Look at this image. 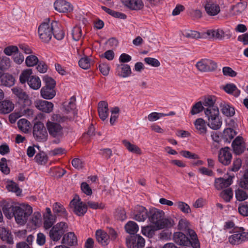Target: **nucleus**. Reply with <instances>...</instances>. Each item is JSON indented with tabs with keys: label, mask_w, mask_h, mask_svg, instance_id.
<instances>
[{
	"label": "nucleus",
	"mask_w": 248,
	"mask_h": 248,
	"mask_svg": "<svg viewBox=\"0 0 248 248\" xmlns=\"http://www.w3.org/2000/svg\"><path fill=\"white\" fill-rule=\"evenodd\" d=\"M65 119L59 114H53L50 120H48L46 124L49 136L53 139V143L59 144L64 137L65 130L61 124L64 122Z\"/></svg>",
	"instance_id": "obj_1"
},
{
	"label": "nucleus",
	"mask_w": 248,
	"mask_h": 248,
	"mask_svg": "<svg viewBox=\"0 0 248 248\" xmlns=\"http://www.w3.org/2000/svg\"><path fill=\"white\" fill-rule=\"evenodd\" d=\"M164 212L155 208L150 209L148 218L158 229L170 228L173 225V221L170 218L164 217Z\"/></svg>",
	"instance_id": "obj_2"
},
{
	"label": "nucleus",
	"mask_w": 248,
	"mask_h": 248,
	"mask_svg": "<svg viewBox=\"0 0 248 248\" xmlns=\"http://www.w3.org/2000/svg\"><path fill=\"white\" fill-rule=\"evenodd\" d=\"M187 234L191 238L188 237L182 232H176L173 234V239L178 245L180 246H188L191 245L193 248H200V243L195 232L191 229H187Z\"/></svg>",
	"instance_id": "obj_3"
},
{
	"label": "nucleus",
	"mask_w": 248,
	"mask_h": 248,
	"mask_svg": "<svg viewBox=\"0 0 248 248\" xmlns=\"http://www.w3.org/2000/svg\"><path fill=\"white\" fill-rule=\"evenodd\" d=\"M59 25L58 22L47 19V22L41 23L38 28V32L40 39L44 43H48L52 38L53 31Z\"/></svg>",
	"instance_id": "obj_4"
},
{
	"label": "nucleus",
	"mask_w": 248,
	"mask_h": 248,
	"mask_svg": "<svg viewBox=\"0 0 248 248\" xmlns=\"http://www.w3.org/2000/svg\"><path fill=\"white\" fill-rule=\"evenodd\" d=\"M204 113L208 118V125L213 130L219 129L222 125V121L219 117V110L217 107L206 108Z\"/></svg>",
	"instance_id": "obj_5"
},
{
	"label": "nucleus",
	"mask_w": 248,
	"mask_h": 248,
	"mask_svg": "<svg viewBox=\"0 0 248 248\" xmlns=\"http://www.w3.org/2000/svg\"><path fill=\"white\" fill-rule=\"evenodd\" d=\"M43 81L45 85L41 89V96L45 99H51L56 95V82L53 78L47 76H44Z\"/></svg>",
	"instance_id": "obj_6"
},
{
	"label": "nucleus",
	"mask_w": 248,
	"mask_h": 248,
	"mask_svg": "<svg viewBox=\"0 0 248 248\" xmlns=\"http://www.w3.org/2000/svg\"><path fill=\"white\" fill-rule=\"evenodd\" d=\"M32 213V209L31 206L22 204L20 206H15L14 217L18 224L23 225L25 224L28 217Z\"/></svg>",
	"instance_id": "obj_7"
},
{
	"label": "nucleus",
	"mask_w": 248,
	"mask_h": 248,
	"mask_svg": "<svg viewBox=\"0 0 248 248\" xmlns=\"http://www.w3.org/2000/svg\"><path fill=\"white\" fill-rule=\"evenodd\" d=\"M68 231V224L65 222H60L54 225L50 229L49 235L53 241H58L61 239L64 233Z\"/></svg>",
	"instance_id": "obj_8"
},
{
	"label": "nucleus",
	"mask_w": 248,
	"mask_h": 248,
	"mask_svg": "<svg viewBox=\"0 0 248 248\" xmlns=\"http://www.w3.org/2000/svg\"><path fill=\"white\" fill-rule=\"evenodd\" d=\"M47 130L44 124L41 122L35 123L33 127V136L39 142L45 141L47 139Z\"/></svg>",
	"instance_id": "obj_9"
},
{
	"label": "nucleus",
	"mask_w": 248,
	"mask_h": 248,
	"mask_svg": "<svg viewBox=\"0 0 248 248\" xmlns=\"http://www.w3.org/2000/svg\"><path fill=\"white\" fill-rule=\"evenodd\" d=\"M196 67L201 72H210L216 71L217 68V63L211 59H202L198 62Z\"/></svg>",
	"instance_id": "obj_10"
},
{
	"label": "nucleus",
	"mask_w": 248,
	"mask_h": 248,
	"mask_svg": "<svg viewBox=\"0 0 248 248\" xmlns=\"http://www.w3.org/2000/svg\"><path fill=\"white\" fill-rule=\"evenodd\" d=\"M202 37L208 38L210 39H215L222 40L225 38L230 39L232 37L231 33H225V32L220 29H211L208 30L204 32Z\"/></svg>",
	"instance_id": "obj_11"
},
{
	"label": "nucleus",
	"mask_w": 248,
	"mask_h": 248,
	"mask_svg": "<svg viewBox=\"0 0 248 248\" xmlns=\"http://www.w3.org/2000/svg\"><path fill=\"white\" fill-rule=\"evenodd\" d=\"M248 240V232H244L243 229L234 232L228 238L229 243L232 245L240 244Z\"/></svg>",
	"instance_id": "obj_12"
},
{
	"label": "nucleus",
	"mask_w": 248,
	"mask_h": 248,
	"mask_svg": "<svg viewBox=\"0 0 248 248\" xmlns=\"http://www.w3.org/2000/svg\"><path fill=\"white\" fill-rule=\"evenodd\" d=\"M128 248H143L145 245L144 239L139 234L131 236L126 239Z\"/></svg>",
	"instance_id": "obj_13"
},
{
	"label": "nucleus",
	"mask_w": 248,
	"mask_h": 248,
	"mask_svg": "<svg viewBox=\"0 0 248 248\" xmlns=\"http://www.w3.org/2000/svg\"><path fill=\"white\" fill-rule=\"evenodd\" d=\"M70 206L74 208L73 212L78 216H83L87 211V205L79 198L73 199L70 203Z\"/></svg>",
	"instance_id": "obj_14"
},
{
	"label": "nucleus",
	"mask_w": 248,
	"mask_h": 248,
	"mask_svg": "<svg viewBox=\"0 0 248 248\" xmlns=\"http://www.w3.org/2000/svg\"><path fill=\"white\" fill-rule=\"evenodd\" d=\"M218 161L224 166H228L232 162V154L228 147L222 148L219 150L218 155Z\"/></svg>",
	"instance_id": "obj_15"
},
{
	"label": "nucleus",
	"mask_w": 248,
	"mask_h": 248,
	"mask_svg": "<svg viewBox=\"0 0 248 248\" xmlns=\"http://www.w3.org/2000/svg\"><path fill=\"white\" fill-rule=\"evenodd\" d=\"M14 94L19 101H22L25 104L29 106L31 104V100L29 95L21 88L15 87L12 89Z\"/></svg>",
	"instance_id": "obj_16"
},
{
	"label": "nucleus",
	"mask_w": 248,
	"mask_h": 248,
	"mask_svg": "<svg viewBox=\"0 0 248 248\" xmlns=\"http://www.w3.org/2000/svg\"><path fill=\"white\" fill-rule=\"evenodd\" d=\"M134 218L138 221H144L148 217L149 213L145 207L137 205L135 207L133 213Z\"/></svg>",
	"instance_id": "obj_17"
},
{
	"label": "nucleus",
	"mask_w": 248,
	"mask_h": 248,
	"mask_svg": "<svg viewBox=\"0 0 248 248\" xmlns=\"http://www.w3.org/2000/svg\"><path fill=\"white\" fill-rule=\"evenodd\" d=\"M55 9L60 13L70 12L73 10L71 4L64 0H57L54 3Z\"/></svg>",
	"instance_id": "obj_18"
},
{
	"label": "nucleus",
	"mask_w": 248,
	"mask_h": 248,
	"mask_svg": "<svg viewBox=\"0 0 248 248\" xmlns=\"http://www.w3.org/2000/svg\"><path fill=\"white\" fill-rule=\"evenodd\" d=\"M35 106L40 111L49 113L53 110L54 105L52 102L46 100H38L34 102Z\"/></svg>",
	"instance_id": "obj_19"
},
{
	"label": "nucleus",
	"mask_w": 248,
	"mask_h": 248,
	"mask_svg": "<svg viewBox=\"0 0 248 248\" xmlns=\"http://www.w3.org/2000/svg\"><path fill=\"white\" fill-rule=\"evenodd\" d=\"M232 145L233 152L236 155H239L245 151V143L241 137H237L233 141Z\"/></svg>",
	"instance_id": "obj_20"
},
{
	"label": "nucleus",
	"mask_w": 248,
	"mask_h": 248,
	"mask_svg": "<svg viewBox=\"0 0 248 248\" xmlns=\"http://www.w3.org/2000/svg\"><path fill=\"white\" fill-rule=\"evenodd\" d=\"M234 176H229L227 179L219 177L215 180L214 186L217 190H221L228 187L232 183Z\"/></svg>",
	"instance_id": "obj_21"
},
{
	"label": "nucleus",
	"mask_w": 248,
	"mask_h": 248,
	"mask_svg": "<svg viewBox=\"0 0 248 248\" xmlns=\"http://www.w3.org/2000/svg\"><path fill=\"white\" fill-rule=\"evenodd\" d=\"M46 212L44 215V226L46 229L50 228L56 221L55 215H52L49 208H46Z\"/></svg>",
	"instance_id": "obj_22"
},
{
	"label": "nucleus",
	"mask_w": 248,
	"mask_h": 248,
	"mask_svg": "<svg viewBox=\"0 0 248 248\" xmlns=\"http://www.w3.org/2000/svg\"><path fill=\"white\" fill-rule=\"evenodd\" d=\"M98 112L100 118L105 121L108 115V103L105 101H101L98 104Z\"/></svg>",
	"instance_id": "obj_23"
},
{
	"label": "nucleus",
	"mask_w": 248,
	"mask_h": 248,
	"mask_svg": "<svg viewBox=\"0 0 248 248\" xmlns=\"http://www.w3.org/2000/svg\"><path fill=\"white\" fill-rule=\"evenodd\" d=\"M116 73L120 77H128L131 74L130 66L126 64H118L116 68Z\"/></svg>",
	"instance_id": "obj_24"
},
{
	"label": "nucleus",
	"mask_w": 248,
	"mask_h": 248,
	"mask_svg": "<svg viewBox=\"0 0 248 248\" xmlns=\"http://www.w3.org/2000/svg\"><path fill=\"white\" fill-rule=\"evenodd\" d=\"M204 8L207 14L209 16H216L220 11L218 4L212 1L207 2L204 6Z\"/></svg>",
	"instance_id": "obj_25"
},
{
	"label": "nucleus",
	"mask_w": 248,
	"mask_h": 248,
	"mask_svg": "<svg viewBox=\"0 0 248 248\" xmlns=\"http://www.w3.org/2000/svg\"><path fill=\"white\" fill-rule=\"evenodd\" d=\"M194 124L198 134L202 135H204L206 134L207 131L206 122L203 119H197Z\"/></svg>",
	"instance_id": "obj_26"
},
{
	"label": "nucleus",
	"mask_w": 248,
	"mask_h": 248,
	"mask_svg": "<svg viewBox=\"0 0 248 248\" xmlns=\"http://www.w3.org/2000/svg\"><path fill=\"white\" fill-rule=\"evenodd\" d=\"M0 238L1 240L6 243L12 245L14 244L13 237L9 231L5 228L0 227Z\"/></svg>",
	"instance_id": "obj_27"
},
{
	"label": "nucleus",
	"mask_w": 248,
	"mask_h": 248,
	"mask_svg": "<svg viewBox=\"0 0 248 248\" xmlns=\"http://www.w3.org/2000/svg\"><path fill=\"white\" fill-rule=\"evenodd\" d=\"M96 239L98 243L103 246L107 245L109 243L108 233L102 230L99 229L96 231Z\"/></svg>",
	"instance_id": "obj_28"
},
{
	"label": "nucleus",
	"mask_w": 248,
	"mask_h": 248,
	"mask_svg": "<svg viewBox=\"0 0 248 248\" xmlns=\"http://www.w3.org/2000/svg\"><path fill=\"white\" fill-rule=\"evenodd\" d=\"M62 243L70 246H74L77 243V237L73 232H67L63 235Z\"/></svg>",
	"instance_id": "obj_29"
},
{
	"label": "nucleus",
	"mask_w": 248,
	"mask_h": 248,
	"mask_svg": "<svg viewBox=\"0 0 248 248\" xmlns=\"http://www.w3.org/2000/svg\"><path fill=\"white\" fill-rule=\"evenodd\" d=\"M14 108V105L10 101L4 100L0 102V112L1 113H9Z\"/></svg>",
	"instance_id": "obj_30"
},
{
	"label": "nucleus",
	"mask_w": 248,
	"mask_h": 248,
	"mask_svg": "<svg viewBox=\"0 0 248 248\" xmlns=\"http://www.w3.org/2000/svg\"><path fill=\"white\" fill-rule=\"evenodd\" d=\"M15 206L8 203L3 205L2 209L4 215L7 218L10 219L14 217Z\"/></svg>",
	"instance_id": "obj_31"
},
{
	"label": "nucleus",
	"mask_w": 248,
	"mask_h": 248,
	"mask_svg": "<svg viewBox=\"0 0 248 248\" xmlns=\"http://www.w3.org/2000/svg\"><path fill=\"white\" fill-rule=\"evenodd\" d=\"M0 82L4 86L11 87L15 84V78L11 75L5 73L3 74Z\"/></svg>",
	"instance_id": "obj_32"
},
{
	"label": "nucleus",
	"mask_w": 248,
	"mask_h": 248,
	"mask_svg": "<svg viewBox=\"0 0 248 248\" xmlns=\"http://www.w3.org/2000/svg\"><path fill=\"white\" fill-rule=\"evenodd\" d=\"M222 113L228 117L232 116L234 113V109L228 104L221 103L220 105Z\"/></svg>",
	"instance_id": "obj_33"
},
{
	"label": "nucleus",
	"mask_w": 248,
	"mask_h": 248,
	"mask_svg": "<svg viewBox=\"0 0 248 248\" xmlns=\"http://www.w3.org/2000/svg\"><path fill=\"white\" fill-rule=\"evenodd\" d=\"M53 211L54 214L65 217L67 216L63 206L59 202H55L53 205Z\"/></svg>",
	"instance_id": "obj_34"
},
{
	"label": "nucleus",
	"mask_w": 248,
	"mask_h": 248,
	"mask_svg": "<svg viewBox=\"0 0 248 248\" xmlns=\"http://www.w3.org/2000/svg\"><path fill=\"white\" fill-rule=\"evenodd\" d=\"M28 84L31 89L36 90L41 87V81L38 77L31 76L28 81Z\"/></svg>",
	"instance_id": "obj_35"
},
{
	"label": "nucleus",
	"mask_w": 248,
	"mask_h": 248,
	"mask_svg": "<svg viewBox=\"0 0 248 248\" xmlns=\"http://www.w3.org/2000/svg\"><path fill=\"white\" fill-rule=\"evenodd\" d=\"M122 142L129 152L138 155L141 154L140 149L136 145L131 144L129 141L125 140H123Z\"/></svg>",
	"instance_id": "obj_36"
},
{
	"label": "nucleus",
	"mask_w": 248,
	"mask_h": 248,
	"mask_svg": "<svg viewBox=\"0 0 248 248\" xmlns=\"http://www.w3.org/2000/svg\"><path fill=\"white\" fill-rule=\"evenodd\" d=\"M224 91L229 94H232L235 97H238L240 94V91L232 83H229L224 87Z\"/></svg>",
	"instance_id": "obj_37"
},
{
	"label": "nucleus",
	"mask_w": 248,
	"mask_h": 248,
	"mask_svg": "<svg viewBox=\"0 0 248 248\" xmlns=\"http://www.w3.org/2000/svg\"><path fill=\"white\" fill-rule=\"evenodd\" d=\"M125 229L127 233L135 234L138 231L139 227L136 222L130 221L125 225Z\"/></svg>",
	"instance_id": "obj_38"
},
{
	"label": "nucleus",
	"mask_w": 248,
	"mask_h": 248,
	"mask_svg": "<svg viewBox=\"0 0 248 248\" xmlns=\"http://www.w3.org/2000/svg\"><path fill=\"white\" fill-rule=\"evenodd\" d=\"M220 197L226 202H230L233 197V192L231 188L223 190L220 193Z\"/></svg>",
	"instance_id": "obj_39"
},
{
	"label": "nucleus",
	"mask_w": 248,
	"mask_h": 248,
	"mask_svg": "<svg viewBox=\"0 0 248 248\" xmlns=\"http://www.w3.org/2000/svg\"><path fill=\"white\" fill-rule=\"evenodd\" d=\"M247 3L246 2H239L235 5L232 7V10L233 11V15H238L240 14L247 8Z\"/></svg>",
	"instance_id": "obj_40"
},
{
	"label": "nucleus",
	"mask_w": 248,
	"mask_h": 248,
	"mask_svg": "<svg viewBox=\"0 0 248 248\" xmlns=\"http://www.w3.org/2000/svg\"><path fill=\"white\" fill-rule=\"evenodd\" d=\"M32 70L31 69H28L24 70L19 76V81L22 84H24L26 82L28 83V81L30 78L31 76Z\"/></svg>",
	"instance_id": "obj_41"
},
{
	"label": "nucleus",
	"mask_w": 248,
	"mask_h": 248,
	"mask_svg": "<svg viewBox=\"0 0 248 248\" xmlns=\"http://www.w3.org/2000/svg\"><path fill=\"white\" fill-rule=\"evenodd\" d=\"M235 135V132L234 130L231 128H228L224 129L223 134V138L226 141L230 142L231 140Z\"/></svg>",
	"instance_id": "obj_42"
},
{
	"label": "nucleus",
	"mask_w": 248,
	"mask_h": 248,
	"mask_svg": "<svg viewBox=\"0 0 248 248\" xmlns=\"http://www.w3.org/2000/svg\"><path fill=\"white\" fill-rule=\"evenodd\" d=\"M30 122L25 119H21L17 122L19 129L25 133L29 132Z\"/></svg>",
	"instance_id": "obj_43"
},
{
	"label": "nucleus",
	"mask_w": 248,
	"mask_h": 248,
	"mask_svg": "<svg viewBox=\"0 0 248 248\" xmlns=\"http://www.w3.org/2000/svg\"><path fill=\"white\" fill-rule=\"evenodd\" d=\"M216 102V97L214 96H208L204 98L203 102L202 103L203 106L207 107V108H212L216 107L215 106Z\"/></svg>",
	"instance_id": "obj_44"
},
{
	"label": "nucleus",
	"mask_w": 248,
	"mask_h": 248,
	"mask_svg": "<svg viewBox=\"0 0 248 248\" xmlns=\"http://www.w3.org/2000/svg\"><path fill=\"white\" fill-rule=\"evenodd\" d=\"M72 35L74 40L76 41L79 40L82 36L81 27L75 26L72 30Z\"/></svg>",
	"instance_id": "obj_45"
},
{
	"label": "nucleus",
	"mask_w": 248,
	"mask_h": 248,
	"mask_svg": "<svg viewBox=\"0 0 248 248\" xmlns=\"http://www.w3.org/2000/svg\"><path fill=\"white\" fill-rule=\"evenodd\" d=\"M205 108H204L202 102L201 101H199L195 103L192 107V108L190 110V113L191 115H195L198 114L202 110H204Z\"/></svg>",
	"instance_id": "obj_46"
},
{
	"label": "nucleus",
	"mask_w": 248,
	"mask_h": 248,
	"mask_svg": "<svg viewBox=\"0 0 248 248\" xmlns=\"http://www.w3.org/2000/svg\"><path fill=\"white\" fill-rule=\"evenodd\" d=\"M79 66L83 69H87L90 67L91 61L87 57L81 58L78 62Z\"/></svg>",
	"instance_id": "obj_47"
},
{
	"label": "nucleus",
	"mask_w": 248,
	"mask_h": 248,
	"mask_svg": "<svg viewBox=\"0 0 248 248\" xmlns=\"http://www.w3.org/2000/svg\"><path fill=\"white\" fill-rule=\"evenodd\" d=\"M239 186L241 188L248 190V169L245 171L243 177L240 179Z\"/></svg>",
	"instance_id": "obj_48"
},
{
	"label": "nucleus",
	"mask_w": 248,
	"mask_h": 248,
	"mask_svg": "<svg viewBox=\"0 0 248 248\" xmlns=\"http://www.w3.org/2000/svg\"><path fill=\"white\" fill-rule=\"evenodd\" d=\"M25 62L27 66L31 67L37 64L39 62V60L36 56L31 55L26 58Z\"/></svg>",
	"instance_id": "obj_49"
},
{
	"label": "nucleus",
	"mask_w": 248,
	"mask_h": 248,
	"mask_svg": "<svg viewBox=\"0 0 248 248\" xmlns=\"http://www.w3.org/2000/svg\"><path fill=\"white\" fill-rule=\"evenodd\" d=\"M235 192V198L237 200L242 202L248 199V194L243 190L238 189Z\"/></svg>",
	"instance_id": "obj_50"
},
{
	"label": "nucleus",
	"mask_w": 248,
	"mask_h": 248,
	"mask_svg": "<svg viewBox=\"0 0 248 248\" xmlns=\"http://www.w3.org/2000/svg\"><path fill=\"white\" fill-rule=\"evenodd\" d=\"M6 188L8 191L15 192L17 195H19L21 192V190L19 188L18 185L12 181L6 186Z\"/></svg>",
	"instance_id": "obj_51"
},
{
	"label": "nucleus",
	"mask_w": 248,
	"mask_h": 248,
	"mask_svg": "<svg viewBox=\"0 0 248 248\" xmlns=\"http://www.w3.org/2000/svg\"><path fill=\"white\" fill-rule=\"evenodd\" d=\"M11 60L7 57H3L0 61V69L4 70L8 69L11 66Z\"/></svg>",
	"instance_id": "obj_52"
},
{
	"label": "nucleus",
	"mask_w": 248,
	"mask_h": 248,
	"mask_svg": "<svg viewBox=\"0 0 248 248\" xmlns=\"http://www.w3.org/2000/svg\"><path fill=\"white\" fill-rule=\"evenodd\" d=\"M3 52L7 56H12L18 52V48L16 46H9L4 49Z\"/></svg>",
	"instance_id": "obj_53"
},
{
	"label": "nucleus",
	"mask_w": 248,
	"mask_h": 248,
	"mask_svg": "<svg viewBox=\"0 0 248 248\" xmlns=\"http://www.w3.org/2000/svg\"><path fill=\"white\" fill-rule=\"evenodd\" d=\"M60 25L59 24L57 28H55V29L53 31V33L52 34L54 35V37L58 40L62 39L65 35L64 31L60 28Z\"/></svg>",
	"instance_id": "obj_54"
},
{
	"label": "nucleus",
	"mask_w": 248,
	"mask_h": 248,
	"mask_svg": "<svg viewBox=\"0 0 248 248\" xmlns=\"http://www.w3.org/2000/svg\"><path fill=\"white\" fill-rule=\"evenodd\" d=\"M6 162L7 159L5 158L2 157L1 158L0 161V170L3 173L8 174L10 172V169L8 168Z\"/></svg>",
	"instance_id": "obj_55"
},
{
	"label": "nucleus",
	"mask_w": 248,
	"mask_h": 248,
	"mask_svg": "<svg viewBox=\"0 0 248 248\" xmlns=\"http://www.w3.org/2000/svg\"><path fill=\"white\" fill-rule=\"evenodd\" d=\"M177 207L184 213L188 214L191 212V209L189 206L184 202H179L177 203Z\"/></svg>",
	"instance_id": "obj_56"
},
{
	"label": "nucleus",
	"mask_w": 248,
	"mask_h": 248,
	"mask_svg": "<svg viewBox=\"0 0 248 248\" xmlns=\"http://www.w3.org/2000/svg\"><path fill=\"white\" fill-rule=\"evenodd\" d=\"M222 72L224 76L230 77H235L237 76V73L232 68L225 66L222 68Z\"/></svg>",
	"instance_id": "obj_57"
},
{
	"label": "nucleus",
	"mask_w": 248,
	"mask_h": 248,
	"mask_svg": "<svg viewBox=\"0 0 248 248\" xmlns=\"http://www.w3.org/2000/svg\"><path fill=\"white\" fill-rule=\"evenodd\" d=\"M34 159L38 164L41 165L45 164L47 160V156L44 154L42 153L36 154Z\"/></svg>",
	"instance_id": "obj_58"
},
{
	"label": "nucleus",
	"mask_w": 248,
	"mask_h": 248,
	"mask_svg": "<svg viewBox=\"0 0 248 248\" xmlns=\"http://www.w3.org/2000/svg\"><path fill=\"white\" fill-rule=\"evenodd\" d=\"M180 153L183 156L186 158L193 159H197L199 158L198 155L188 151H181Z\"/></svg>",
	"instance_id": "obj_59"
},
{
	"label": "nucleus",
	"mask_w": 248,
	"mask_h": 248,
	"mask_svg": "<svg viewBox=\"0 0 248 248\" xmlns=\"http://www.w3.org/2000/svg\"><path fill=\"white\" fill-rule=\"evenodd\" d=\"M144 62L147 64L154 67H158L160 65V62L158 61V60L153 58H145L144 59Z\"/></svg>",
	"instance_id": "obj_60"
},
{
	"label": "nucleus",
	"mask_w": 248,
	"mask_h": 248,
	"mask_svg": "<svg viewBox=\"0 0 248 248\" xmlns=\"http://www.w3.org/2000/svg\"><path fill=\"white\" fill-rule=\"evenodd\" d=\"M72 166L76 169H81L84 167V162L79 158H74L71 162Z\"/></svg>",
	"instance_id": "obj_61"
},
{
	"label": "nucleus",
	"mask_w": 248,
	"mask_h": 248,
	"mask_svg": "<svg viewBox=\"0 0 248 248\" xmlns=\"http://www.w3.org/2000/svg\"><path fill=\"white\" fill-rule=\"evenodd\" d=\"M238 212L243 216H248V205L247 204V202L239 205Z\"/></svg>",
	"instance_id": "obj_62"
},
{
	"label": "nucleus",
	"mask_w": 248,
	"mask_h": 248,
	"mask_svg": "<svg viewBox=\"0 0 248 248\" xmlns=\"http://www.w3.org/2000/svg\"><path fill=\"white\" fill-rule=\"evenodd\" d=\"M98 68L101 73L104 76H107L108 75L110 67L107 63H102L99 64Z\"/></svg>",
	"instance_id": "obj_63"
},
{
	"label": "nucleus",
	"mask_w": 248,
	"mask_h": 248,
	"mask_svg": "<svg viewBox=\"0 0 248 248\" xmlns=\"http://www.w3.org/2000/svg\"><path fill=\"white\" fill-rule=\"evenodd\" d=\"M184 36L188 38L198 39L201 38L200 33L195 31H189L185 33Z\"/></svg>",
	"instance_id": "obj_64"
}]
</instances>
